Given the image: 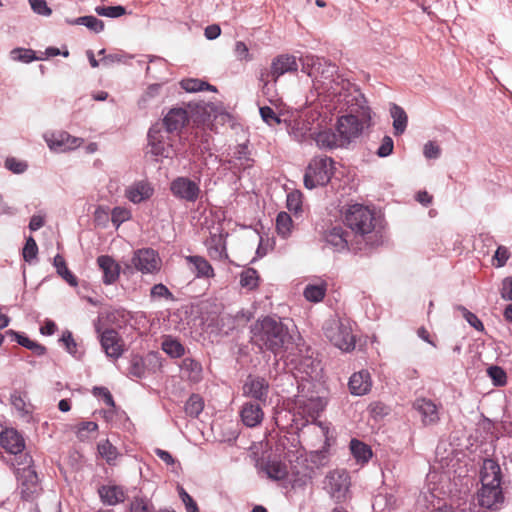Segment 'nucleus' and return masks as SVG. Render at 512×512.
<instances>
[{
  "label": "nucleus",
  "mask_w": 512,
  "mask_h": 512,
  "mask_svg": "<svg viewBox=\"0 0 512 512\" xmlns=\"http://www.w3.org/2000/svg\"><path fill=\"white\" fill-rule=\"evenodd\" d=\"M188 121L187 111L183 108H172L163 118V126L166 133L181 130Z\"/></svg>",
  "instance_id": "25"
},
{
  "label": "nucleus",
  "mask_w": 512,
  "mask_h": 512,
  "mask_svg": "<svg viewBox=\"0 0 512 512\" xmlns=\"http://www.w3.org/2000/svg\"><path fill=\"white\" fill-rule=\"evenodd\" d=\"M204 409V400L199 394H192L185 403L184 410L187 416L197 418Z\"/></svg>",
  "instance_id": "37"
},
{
  "label": "nucleus",
  "mask_w": 512,
  "mask_h": 512,
  "mask_svg": "<svg viewBox=\"0 0 512 512\" xmlns=\"http://www.w3.org/2000/svg\"><path fill=\"white\" fill-rule=\"evenodd\" d=\"M170 191L176 199L190 203H195L201 194L199 183L186 176L172 180Z\"/></svg>",
  "instance_id": "10"
},
{
  "label": "nucleus",
  "mask_w": 512,
  "mask_h": 512,
  "mask_svg": "<svg viewBox=\"0 0 512 512\" xmlns=\"http://www.w3.org/2000/svg\"><path fill=\"white\" fill-rule=\"evenodd\" d=\"M98 494L104 505L115 506L126 499V491L120 485H102L98 488Z\"/></svg>",
  "instance_id": "22"
},
{
  "label": "nucleus",
  "mask_w": 512,
  "mask_h": 512,
  "mask_svg": "<svg viewBox=\"0 0 512 512\" xmlns=\"http://www.w3.org/2000/svg\"><path fill=\"white\" fill-rule=\"evenodd\" d=\"M343 221L357 241H363L368 246L379 245L381 236L376 230L377 218L374 210L359 203L349 205L344 212Z\"/></svg>",
  "instance_id": "4"
},
{
  "label": "nucleus",
  "mask_w": 512,
  "mask_h": 512,
  "mask_svg": "<svg viewBox=\"0 0 512 512\" xmlns=\"http://www.w3.org/2000/svg\"><path fill=\"white\" fill-rule=\"evenodd\" d=\"M97 263L103 271V283L111 285L119 278L120 266L109 255H101L97 258Z\"/></svg>",
  "instance_id": "26"
},
{
  "label": "nucleus",
  "mask_w": 512,
  "mask_h": 512,
  "mask_svg": "<svg viewBox=\"0 0 512 512\" xmlns=\"http://www.w3.org/2000/svg\"><path fill=\"white\" fill-rule=\"evenodd\" d=\"M348 388L353 396H364L371 391L372 378L368 370L362 369L353 373L348 382Z\"/></svg>",
  "instance_id": "19"
},
{
  "label": "nucleus",
  "mask_w": 512,
  "mask_h": 512,
  "mask_svg": "<svg viewBox=\"0 0 512 512\" xmlns=\"http://www.w3.org/2000/svg\"><path fill=\"white\" fill-rule=\"evenodd\" d=\"M29 4L34 13L48 17L52 14V9L45 0H29Z\"/></svg>",
  "instance_id": "56"
},
{
  "label": "nucleus",
  "mask_w": 512,
  "mask_h": 512,
  "mask_svg": "<svg viewBox=\"0 0 512 512\" xmlns=\"http://www.w3.org/2000/svg\"><path fill=\"white\" fill-rule=\"evenodd\" d=\"M232 169L238 171L246 170L253 165V159L250 157V151L246 143L238 144L231 159L228 160Z\"/></svg>",
  "instance_id": "28"
},
{
  "label": "nucleus",
  "mask_w": 512,
  "mask_h": 512,
  "mask_svg": "<svg viewBox=\"0 0 512 512\" xmlns=\"http://www.w3.org/2000/svg\"><path fill=\"white\" fill-rule=\"evenodd\" d=\"M206 246L212 260L222 261L228 258L225 241L221 236L212 235L206 241Z\"/></svg>",
  "instance_id": "30"
},
{
  "label": "nucleus",
  "mask_w": 512,
  "mask_h": 512,
  "mask_svg": "<svg viewBox=\"0 0 512 512\" xmlns=\"http://www.w3.org/2000/svg\"><path fill=\"white\" fill-rule=\"evenodd\" d=\"M502 472L497 461L484 459L480 470L481 488L477 493L478 503L487 509H499L504 502L501 488Z\"/></svg>",
  "instance_id": "5"
},
{
  "label": "nucleus",
  "mask_w": 512,
  "mask_h": 512,
  "mask_svg": "<svg viewBox=\"0 0 512 512\" xmlns=\"http://www.w3.org/2000/svg\"><path fill=\"white\" fill-rule=\"evenodd\" d=\"M338 103H344L349 113L338 117L335 128L345 148L357 139L363 132L364 126L371 121V109L360 89L347 92Z\"/></svg>",
  "instance_id": "2"
},
{
  "label": "nucleus",
  "mask_w": 512,
  "mask_h": 512,
  "mask_svg": "<svg viewBox=\"0 0 512 512\" xmlns=\"http://www.w3.org/2000/svg\"><path fill=\"white\" fill-rule=\"evenodd\" d=\"M93 394L100 397L109 407H115V402L110 391L105 387H94Z\"/></svg>",
  "instance_id": "61"
},
{
  "label": "nucleus",
  "mask_w": 512,
  "mask_h": 512,
  "mask_svg": "<svg viewBox=\"0 0 512 512\" xmlns=\"http://www.w3.org/2000/svg\"><path fill=\"white\" fill-rule=\"evenodd\" d=\"M292 218L286 212H280L276 217V229L282 238H287L291 233Z\"/></svg>",
  "instance_id": "42"
},
{
  "label": "nucleus",
  "mask_w": 512,
  "mask_h": 512,
  "mask_svg": "<svg viewBox=\"0 0 512 512\" xmlns=\"http://www.w3.org/2000/svg\"><path fill=\"white\" fill-rule=\"evenodd\" d=\"M349 447L357 463L365 464L372 458L371 447L358 439H352Z\"/></svg>",
  "instance_id": "31"
},
{
  "label": "nucleus",
  "mask_w": 512,
  "mask_h": 512,
  "mask_svg": "<svg viewBox=\"0 0 512 512\" xmlns=\"http://www.w3.org/2000/svg\"><path fill=\"white\" fill-rule=\"evenodd\" d=\"M390 115L393 119V129L396 136L402 135L408 124V116L405 110L397 104L390 107Z\"/></svg>",
  "instance_id": "32"
},
{
  "label": "nucleus",
  "mask_w": 512,
  "mask_h": 512,
  "mask_svg": "<svg viewBox=\"0 0 512 512\" xmlns=\"http://www.w3.org/2000/svg\"><path fill=\"white\" fill-rule=\"evenodd\" d=\"M297 69L296 57L288 54L277 56L271 63V75L275 80L285 73L295 72Z\"/></svg>",
  "instance_id": "24"
},
{
  "label": "nucleus",
  "mask_w": 512,
  "mask_h": 512,
  "mask_svg": "<svg viewBox=\"0 0 512 512\" xmlns=\"http://www.w3.org/2000/svg\"><path fill=\"white\" fill-rule=\"evenodd\" d=\"M158 254L151 248L139 249L134 252L132 264L134 268L143 273H153L158 269Z\"/></svg>",
  "instance_id": "14"
},
{
  "label": "nucleus",
  "mask_w": 512,
  "mask_h": 512,
  "mask_svg": "<svg viewBox=\"0 0 512 512\" xmlns=\"http://www.w3.org/2000/svg\"><path fill=\"white\" fill-rule=\"evenodd\" d=\"M0 444L3 449L8 453L14 455L11 463H17L22 460L21 455H24L25 441L22 435L13 428H7L0 433Z\"/></svg>",
  "instance_id": "12"
},
{
  "label": "nucleus",
  "mask_w": 512,
  "mask_h": 512,
  "mask_svg": "<svg viewBox=\"0 0 512 512\" xmlns=\"http://www.w3.org/2000/svg\"><path fill=\"white\" fill-rule=\"evenodd\" d=\"M53 265L56 269L57 274L64 279L70 286L76 287L78 280L76 276L68 269L65 259L57 254L53 259Z\"/></svg>",
  "instance_id": "34"
},
{
  "label": "nucleus",
  "mask_w": 512,
  "mask_h": 512,
  "mask_svg": "<svg viewBox=\"0 0 512 512\" xmlns=\"http://www.w3.org/2000/svg\"><path fill=\"white\" fill-rule=\"evenodd\" d=\"M60 341L63 343L67 353L72 357L77 360H80L83 357L84 352L78 349V344L75 342L73 335L69 330L63 332Z\"/></svg>",
  "instance_id": "38"
},
{
  "label": "nucleus",
  "mask_w": 512,
  "mask_h": 512,
  "mask_svg": "<svg viewBox=\"0 0 512 512\" xmlns=\"http://www.w3.org/2000/svg\"><path fill=\"white\" fill-rule=\"evenodd\" d=\"M83 142V138L72 136L67 132H61L53 135L48 140V146L51 150L65 152L78 148Z\"/></svg>",
  "instance_id": "21"
},
{
  "label": "nucleus",
  "mask_w": 512,
  "mask_h": 512,
  "mask_svg": "<svg viewBox=\"0 0 512 512\" xmlns=\"http://www.w3.org/2000/svg\"><path fill=\"white\" fill-rule=\"evenodd\" d=\"M252 342L261 350H267L278 356L292 344V335L281 318L266 316L251 326Z\"/></svg>",
  "instance_id": "3"
},
{
  "label": "nucleus",
  "mask_w": 512,
  "mask_h": 512,
  "mask_svg": "<svg viewBox=\"0 0 512 512\" xmlns=\"http://www.w3.org/2000/svg\"><path fill=\"white\" fill-rule=\"evenodd\" d=\"M162 350L172 358H180L185 354L184 346L178 340L171 337L163 340Z\"/></svg>",
  "instance_id": "39"
},
{
  "label": "nucleus",
  "mask_w": 512,
  "mask_h": 512,
  "mask_svg": "<svg viewBox=\"0 0 512 512\" xmlns=\"http://www.w3.org/2000/svg\"><path fill=\"white\" fill-rule=\"evenodd\" d=\"M423 153L427 159H438L440 157L441 150L436 143L429 141L424 145Z\"/></svg>",
  "instance_id": "63"
},
{
  "label": "nucleus",
  "mask_w": 512,
  "mask_h": 512,
  "mask_svg": "<svg viewBox=\"0 0 512 512\" xmlns=\"http://www.w3.org/2000/svg\"><path fill=\"white\" fill-rule=\"evenodd\" d=\"M178 494L183 504L185 505V509L187 512H200L197 503L195 500L187 493V491L182 487L178 486Z\"/></svg>",
  "instance_id": "54"
},
{
  "label": "nucleus",
  "mask_w": 512,
  "mask_h": 512,
  "mask_svg": "<svg viewBox=\"0 0 512 512\" xmlns=\"http://www.w3.org/2000/svg\"><path fill=\"white\" fill-rule=\"evenodd\" d=\"M154 188L148 180H138L125 189V197L133 204H140L152 197Z\"/></svg>",
  "instance_id": "17"
},
{
  "label": "nucleus",
  "mask_w": 512,
  "mask_h": 512,
  "mask_svg": "<svg viewBox=\"0 0 512 512\" xmlns=\"http://www.w3.org/2000/svg\"><path fill=\"white\" fill-rule=\"evenodd\" d=\"M131 218V212L124 207H114L111 212V221L118 228L122 223Z\"/></svg>",
  "instance_id": "49"
},
{
  "label": "nucleus",
  "mask_w": 512,
  "mask_h": 512,
  "mask_svg": "<svg viewBox=\"0 0 512 512\" xmlns=\"http://www.w3.org/2000/svg\"><path fill=\"white\" fill-rule=\"evenodd\" d=\"M350 487V477L345 470L329 472L324 480V489L336 500L345 498Z\"/></svg>",
  "instance_id": "11"
},
{
  "label": "nucleus",
  "mask_w": 512,
  "mask_h": 512,
  "mask_svg": "<svg viewBox=\"0 0 512 512\" xmlns=\"http://www.w3.org/2000/svg\"><path fill=\"white\" fill-rule=\"evenodd\" d=\"M510 257L509 251L504 246H499L495 251L493 259L496 261L495 266L500 268L503 267Z\"/></svg>",
  "instance_id": "62"
},
{
  "label": "nucleus",
  "mask_w": 512,
  "mask_h": 512,
  "mask_svg": "<svg viewBox=\"0 0 512 512\" xmlns=\"http://www.w3.org/2000/svg\"><path fill=\"white\" fill-rule=\"evenodd\" d=\"M128 374L131 377L143 378L146 374L145 360L140 355H132L129 360Z\"/></svg>",
  "instance_id": "40"
},
{
  "label": "nucleus",
  "mask_w": 512,
  "mask_h": 512,
  "mask_svg": "<svg viewBox=\"0 0 512 512\" xmlns=\"http://www.w3.org/2000/svg\"><path fill=\"white\" fill-rule=\"evenodd\" d=\"M312 480V476L310 474H297L292 477L290 480L291 486L293 489H302L306 487Z\"/></svg>",
  "instance_id": "60"
},
{
  "label": "nucleus",
  "mask_w": 512,
  "mask_h": 512,
  "mask_svg": "<svg viewBox=\"0 0 512 512\" xmlns=\"http://www.w3.org/2000/svg\"><path fill=\"white\" fill-rule=\"evenodd\" d=\"M326 290L327 285L324 282L321 284H308L304 289L303 295L306 300L317 303L323 300Z\"/></svg>",
  "instance_id": "36"
},
{
  "label": "nucleus",
  "mask_w": 512,
  "mask_h": 512,
  "mask_svg": "<svg viewBox=\"0 0 512 512\" xmlns=\"http://www.w3.org/2000/svg\"><path fill=\"white\" fill-rule=\"evenodd\" d=\"M71 23L83 25L95 33H100L104 30V22L92 15L78 17Z\"/></svg>",
  "instance_id": "41"
},
{
  "label": "nucleus",
  "mask_w": 512,
  "mask_h": 512,
  "mask_svg": "<svg viewBox=\"0 0 512 512\" xmlns=\"http://www.w3.org/2000/svg\"><path fill=\"white\" fill-rule=\"evenodd\" d=\"M180 370L182 374L187 377L190 382L198 383L202 380V365L199 361L191 358L185 357L180 365Z\"/></svg>",
  "instance_id": "29"
},
{
  "label": "nucleus",
  "mask_w": 512,
  "mask_h": 512,
  "mask_svg": "<svg viewBox=\"0 0 512 512\" xmlns=\"http://www.w3.org/2000/svg\"><path fill=\"white\" fill-rule=\"evenodd\" d=\"M500 294L502 299L512 301V277L503 279Z\"/></svg>",
  "instance_id": "64"
},
{
  "label": "nucleus",
  "mask_w": 512,
  "mask_h": 512,
  "mask_svg": "<svg viewBox=\"0 0 512 512\" xmlns=\"http://www.w3.org/2000/svg\"><path fill=\"white\" fill-rule=\"evenodd\" d=\"M118 332L114 329H106L101 333L100 343L107 357L118 359L122 356L124 349Z\"/></svg>",
  "instance_id": "15"
},
{
  "label": "nucleus",
  "mask_w": 512,
  "mask_h": 512,
  "mask_svg": "<svg viewBox=\"0 0 512 512\" xmlns=\"http://www.w3.org/2000/svg\"><path fill=\"white\" fill-rule=\"evenodd\" d=\"M242 390L243 396L252 398L257 403H267L269 383L265 378L249 375L243 384Z\"/></svg>",
  "instance_id": "13"
},
{
  "label": "nucleus",
  "mask_w": 512,
  "mask_h": 512,
  "mask_svg": "<svg viewBox=\"0 0 512 512\" xmlns=\"http://www.w3.org/2000/svg\"><path fill=\"white\" fill-rule=\"evenodd\" d=\"M489 377L492 379L495 386H503L506 384L507 375L504 369L499 366H490L487 369Z\"/></svg>",
  "instance_id": "50"
},
{
  "label": "nucleus",
  "mask_w": 512,
  "mask_h": 512,
  "mask_svg": "<svg viewBox=\"0 0 512 512\" xmlns=\"http://www.w3.org/2000/svg\"><path fill=\"white\" fill-rule=\"evenodd\" d=\"M263 471L272 480H282L287 476V468L280 461H268L263 466Z\"/></svg>",
  "instance_id": "35"
},
{
  "label": "nucleus",
  "mask_w": 512,
  "mask_h": 512,
  "mask_svg": "<svg viewBox=\"0 0 512 512\" xmlns=\"http://www.w3.org/2000/svg\"><path fill=\"white\" fill-rule=\"evenodd\" d=\"M21 461L11 465L15 467L17 477L20 483L21 498L25 501L33 499L39 490V478L32 466L33 459L29 454L21 455Z\"/></svg>",
  "instance_id": "7"
},
{
  "label": "nucleus",
  "mask_w": 512,
  "mask_h": 512,
  "mask_svg": "<svg viewBox=\"0 0 512 512\" xmlns=\"http://www.w3.org/2000/svg\"><path fill=\"white\" fill-rule=\"evenodd\" d=\"M457 310L462 313L463 317L470 324V326L475 328L477 331L484 330L482 321L474 313L470 312L466 307L459 305L457 306Z\"/></svg>",
  "instance_id": "51"
},
{
  "label": "nucleus",
  "mask_w": 512,
  "mask_h": 512,
  "mask_svg": "<svg viewBox=\"0 0 512 512\" xmlns=\"http://www.w3.org/2000/svg\"><path fill=\"white\" fill-rule=\"evenodd\" d=\"M298 413L306 418V421L316 419L324 410L325 403L320 397H311L298 400L296 403Z\"/></svg>",
  "instance_id": "23"
},
{
  "label": "nucleus",
  "mask_w": 512,
  "mask_h": 512,
  "mask_svg": "<svg viewBox=\"0 0 512 512\" xmlns=\"http://www.w3.org/2000/svg\"><path fill=\"white\" fill-rule=\"evenodd\" d=\"M316 146L321 150H333L337 148H345L342 140L338 136L337 131L331 128L319 130L311 134Z\"/></svg>",
  "instance_id": "20"
},
{
  "label": "nucleus",
  "mask_w": 512,
  "mask_h": 512,
  "mask_svg": "<svg viewBox=\"0 0 512 512\" xmlns=\"http://www.w3.org/2000/svg\"><path fill=\"white\" fill-rule=\"evenodd\" d=\"M327 339L338 349L349 352L355 348V336L350 321L347 319L332 320L324 326Z\"/></svg>",
  "instance_id": "8"
},
{
  "label": "nucleus",
  "mask_w": 512,
  "mask_h": 512,
  "mask_svg": "<svg viewBox=\"0 0 512 512\" xmlns=\"http://www.w3.org/2000/svg\"><path fill=\"white\" fill-rule=\"evenodd\" d=\"M349 233L340 225H336L326 230L323 239L336 252H343L350 249Z\"/></svg>",
  "instance_id": "18"
},
{
  "label": "nucleus",
  "mask_w": 512,
  "mask_h": 512,
  "mask_svg": "<svg viewBox=\"0 0 512 512\" xmlns=\"http://www.w3.org/2000/svg\"><path fill=\"white\" fill-rule=\"evenodd\" d=\"M98 452L109 465H114L119 455L117 448L113 446L109 440H105L98 444Z\"/></svg>",
  "instance_id": "43"
},
{
  "label": "nucleus",
  "mask_w": 512,
  "mask_h": 512,
  "mask_svg": "<svg viewBox=\"0 0 512 512\" xmlns=\"http://www.w3.org/2000/svg\"><path fill=\"white\" fill-rule=\"evenodd\" d=\"M11 57L13 60L20 61L23 63H31L40 58L35 56V52L31 49L15 48L11 51Z\"/></svg>",
  "instance_id": "48"
},
{
  "label": "nucleus",
  "mask_w": 512,
  "mask_h": 512,
  "mask_svg": "<svg viewBox=\"0 0 512 512\" xmlns=\"http://www.w3.org/2000/svg\"><path fill=\"white\" fill-rule=\"evenodd\" d=\"M130 512H155L154 506L146 497H135L130 503Z\"/></svg>",
  "instance_id": "46"
},
{
  "label": "nucleus",
  "mask_w": 512,
  "mask_h": 512,
  "mask_svg": "<svg viewBox=\"0 0 512 512\" xmlns=\"http://www.w3.org/2000/svg\"><path fill=\"white\" fill-rule=\"evenodd\" d=\"M186 92H198L204 90V81L199 79H184L180 83Z\"/></svg>",
  "instance_id": "59"
},
{
  "label": "nucleus",
  "mask_w": 512,
  "mask_h": 512,
  "mask_svg": "<svg viewBox=\"0 0 512 512\" xmlns=\"http://www.w3.org/2000/svg\"><path fill=\"white\" fill-rule=\"evenodd\" d=\"M37 254H38L37 243L32 236H29L26 239V243L22 250L23 259L28 263H32V261L36 259Z\"/></svg>",
  "instance_id": "47"
},
{
  "label": "nucleus",
  "mask_w": 512,
  "mask_h": 512,
  "mask_svg": "<svg viewBox=\"0 0 512 512\" xmlns=\"http://www.w3.org/2000/svg\"><path fill=\"white\" fill-rule=\"evenodd\" d=\"M413 407L421 415L424 425H431L438 422V409L431 400L425 398L417 399Z\"/></svg>",
  "instance_id": "27"
},
{
  "label": "nucleus",
  "mask_w": 512,
  "mask_h": 512,
  "mask_svg": "<svg viewBox=\"0 0 512 512\" xmlns=\"http://www.w3.org/2000/svg\"><path fill=\"white\" fill-rule=\"evenodd\" d=\"M5 168L14 174H22L27 170L28 165L25 161L18 160L14 157H8L5 160Z\"/></svg>",
  "instance_id": "53"
},
{
  "label": "nucleus",
  "mask_w": 512,
  "mask_h": 512,
  "mask_svg": "<svg viewBox=\"0 0 512 512\" xmlns=\"http://www.w3.org/2000/svg\"><path fill=\"white\" fill-rule=\"evenodd\" d=\"M335 173V161L328 156L314 157L308 164L304 174V186L312 190L326 186Z\"/></svg>",
  "instance_id": "6"
},
{
  "label": "nucleus",
  "mask_w": 512,
  "mask_h": 512,
  "mask_svg": "<svg viewBox=\"0 0 512 512\" xmlns=\"http://www.w3.org/2000/svg\"><path fill=\"white\" fill-rule=\"evenodd\" d=\"M393 149L394 141L390 136L386 135L382 138L381 144L376 151V155L380 158L388 157L392 154Z\"/></svg>",
  "instance_id": "55"
},
{
  "label": "nucleus",
  "mask_w": 512,
  "mask_h": 512,
  "mask_svg": "<svg viewBox=\"0 0 512 512\" xmlns=\"http://www.w3.org/2000/svg\"><path fill=\"white\" fill-rule=\"evenodd\" d=\"M259 276L254 268H247L240 274V285L248 290H253L258 286Z\"/></svg>",
  "instance_id": "44"
},
{
  "label": "nucleus",
  "mask_w": 512,
  "mask_h": 512,
  "mask_svg": "<svg viewBox=\"0 0 512 512\" xmlns=\"http://www.w3.org/2000/svg\"><path fill=\"white\" fill-rule=\"evenodd\" d=\"M262 120L269 126H274L281 123V118L269 106H263L259 109Z\"/></svg>",
  "instance_id": "52"
},
{
  "label": "nucleus",
  "mask_w": 512,
  "mask_h": 512,
  "mask_svg": "<svg viewBox=\"0 0 512 512\" xmlns=\"http://www.w3.org/2000/svg\"><path fill=\"white\" fill-rule=\"evenodd\" d=\"M263 405L253 401L243 403L240 409V418L246 427L254 428L262 423L264 419Z\"/></svg>",
  "instance_id": "16"
},
{
  "label": "nucleus",
  "mask_w": 512,
  "mask_h": 512,
  "mask_svg": "<svg viewBox=\"0 0 512 512\" xmlns=\"http://www.w3.org/2000/svg\"><path fill=\"white\" fill-rule=\"evenodd\" d=\"M6 336H9L11 341H16L19 345L25 347L26 349L30 348L33 344V340L27 337L23 333L16 332L14 330H7L5 332Z\"/></svg>",
  "instance_id": "57"
},
{
  "label": "nucleus",
  "mask_w": 512,
  "mask_h": 512,
  "mask_svg": "<svg viewBox=\"0 0 512 512\" xmlns=\"http://www.w3.org/2000/svg\"><path fill=\"white\" fill-rule=\"evenodd\" d=\"M95 12L99 16H104L108 18H118L123 16L126 13V9L124 6H97L95 8Z\"/></svg>",
  "instance_id": "45"
},
{
  "label": "nucleus",
  "mask_w": 512,
  "mask_h": 512,
  "mask_svg": "<svg viewBox=\"0 0 512 512\" xmlns=\"http://www.w3.org/2000/svg\"><path fill=\"white\" fill-rule=\"evenodd\" d=\"M152 298H164L166 300H174L173 294L170 290L162 283L155 284L150 291Z\"/></svg>",
  "instance_id": "58"
},
{
  "label": "nucleus",
  "mask_w": 512,
  "mask_h": 512,
  "mask_svg": "<svg viewBox=\"0 0 512 512\" xmlns=\"http://www.w3.org/2000/svg\"><path fill=\"white\" fill-rule=\"evenodd\" d=\"M187 261L192 265L196 277L210 278L214 276V270L210 263L201 256H188Z\"/></svg>",
  "instance_id": "33"
},
{
  "label": "nucleus",
  "mask_w": 512,
  "mask_h": 512,
  "mask_svg": "<svg viewBox=\"0 0 512 512\" xmlns=\"http://www.w3.org/2000/svg\"><path fill=\"white\" fill-rule=\"evenodd\" d=\"M302 71L312 78L313 86L318 94H327L329 97L341 100L347 92L359 89L348 79L337 74L335 64L325 58L306 55L301 58Z\"/></svg>",
  "instance_id": "1"
},
{
  "label": "nucleus",
  "mask_w": 512,
  "mask_h": 512,
  "mask_svg": "<svg viewBox=\"0 0 512 512\" xmlns=\"http://www.w3.org/2000/svg\"><path fill=\"white\" fill-rule=\"evenodd\" d=\"M147 138L150 147L149 153L155 157L156 161H159L160 158H171L173 156L174 150L171 139L159 124L150 127Z\"/></svg>",
  "instance_id": "9"
}]
</instances>
